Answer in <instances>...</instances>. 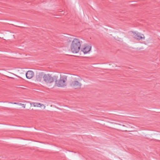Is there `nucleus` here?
Listing matches in <instances>:
<instances>
[{"mask_svg": "<svg viewBox=\"0 0 160 160\" xmlns=\"http://www.w3.org/2000/svg\"><path fill=\"white\" fill-rule=\"evenodd\" d=\"M30 104L31 105H32L34 107H42L44 109L46 107L45 106L44 104L38 102H33L30 103Z\"/></svg>", "mask_w": 160, "mask_h": 160, "instance_id": "7", "label": "nucleus"}, {"mask_svg": "<svg viewBox=\"0 0 160 160\" xmlns=\"http://www.w3.org/2000/svg\"><path fill=\"white\" fill-rule=\"evenodd\" d=\"M123 126H125L124 125H122Z\"/></svg>", "mask_w": 160, "mask_h": 160, "instance_id": "13", "label": "nucleus"}, {"mask_svg": "<svg viewBox=\"0 0 160 160\" xmlns=\"http://www.w3.org/2000/svg\"><path fill=\"white\" fill-rule=\"evenodd\" d=\"M19 104H20V103H18V102H13V104H17V105H19Z\"/></svg>", "mask_w": 160, "mask_h": 160, "instance_id": "10", "label": "nucleus"}, {"mask_svg": "<svg viewBox=\"0 0 160 160\" xmlns=\"http://www.w3.org/2000/svg\"><path fill=\"white\" fill-rule=\"evenodd\" d=\"M67 76L66 75L62 76L59 80H55V85L58 87H64L66 86V82L67 81Z\"/></svg>", "mask_w": 160, "mask_h": 160, "instance_id": "3", "label": "nucleus"}, {"mask_svg": "<svg viewBox=\"0 0 160 160\" xmlns=\"http://www.w3.org/2000/svg\"><path fill=\"white\" fill-rule=\"evenodd\" d=\"M70 83V86L72 88L78 89L81 88L82 84L80 82L82 79L79 76L75 75Z\"/></svg>", "mask_w": 160, "mask_h": 160, "instance_id": "1", "label": "nucleus"}, {"mask_svg": "<svg viewBox=\"0 0 160 160\" xmlns=\"http://www.w3.org/2000/svg\"><path fill=\"white\" fill-rule=\"evenodd\" d=\"M44 81L47 83H51L58 78L57 76H52L50 74H45L43 76Z\"/></svg>", "mask_w": 160, "mask_h": 160, "instance_id": "4", "label": "nucleus"}, {"mask_svg": "<svg viewBox=\"0 0 160 160\" xmlns=\"http://www.w3.org/2000/svg\"><path fill=\"white\" fill-rule=\"evenodd\" d=\"M34 73L32 71L29 70L26 73V76L27 78L30 79L32 78L34 76Z\"/></svg>", "mask_w": 160, "mask_h": 160, "instance_id": "6", "label": "nucleus"}, {"mask_svg": "<svg viewBox=\"0 0 160 160\" xmlns=\"http://www.w3.org/2000/svg\"><path fill=\"white\" fill-rule=\"evenodd\" d=\"M9 103H11V104H13V102H9Z\"/></svg>", "mask_w": 160, "mask_h": 160, "instance_id": "11", "label": "nucleus"}, {"mask_svg": "<svg viewBox=\"0 0 160 160\" xmlns=\"http://www.w3.org/2000/svg\"><path fill=\"white\" fill-rule=\"evenodd\" d=\"M23 88V87H22V88Z\"/></svg>", "mask_w": 160, "mask_h": 160, "instance_id": "12", "label": "nucleus"}, {"mask_svg": "<svg viewBox=\"0 0 160 160\" xmlns=\"http://www.w3.org/2000/svg\"><path fill=\"white\" fill-rule=\"evenodd\" d=\"M131 32L132 34V36L135 39L140 40L142 39H144L145 38L144 35L142 34L135 31H132Z\"/></svg>", "mask_w": 160, "mask_h": 160, "instance_id": "5", "label": "nucleus"}, {"mask_svg": "<svg viewBox=\"0 0 160 160\" xmlns=\"http://www.w3.org/2000/svg\"><path fill=\"white\" fill-rule=\"evenodd\" d=\"M82 42L78 38H74L70 46L71 52L74 53L79 52L80 48Z\"/></svg>", "mask_w": 160, "mask_h": 160, "instance_id": "2", "label": "nucleus"}, {"mask_svg": "<svg viewBox=\"0 0 160 160\" xmlns=\"http://www.w3.org/2000/svg\"><path fill=\"white\" fill-rule=\"evenodd\" d=\"M19 105L21 106L24 108H25L26 105L24 104H22V103H20Z\"/></svg>", "mask_w": 160, "mask_h": 160, "instance_id": "9", "label": "nucleus"}, {"mask_svg": "<svg viewBox=\"0 0 160 160\" xmlns=\"http://www.w3.org/2000/svg\"><path fill=\"white\" fill-rule=\"evenodd\" d=\"M91 47L89 46H85L82 49V51L84 54H86L89 52L91 49Z\"/></svg>", "mask_w": 160, "mask_h": 160, "instance_id": "8", "label": "nucleus"}]
</instances>
